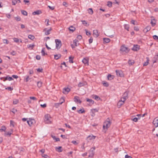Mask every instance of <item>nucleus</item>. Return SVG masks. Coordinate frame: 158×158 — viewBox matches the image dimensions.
I'll list each match as a JSON object with an SVG mask.
<instances>
[{
	"mask_svg": "<svg viewBox=\"0 0 158 158\" xmlns=\"http://www.w3.org/2000/svg\"><path fill=\"white\" fill-rule=\"evenodd\" d=\"M36 70L37 72H42L43 69L42 68H38L36 69Z\"/></svg>",
	"mask_w": 158,
	"mask_h": 158,
	"instance_id": "nucleus-51",
	"label": "nucleus"
},
{
	"mask_svg": "<svg viewBox=\"0 0 158 158\" xmlns=\"http://www.w3.org/2000/svg\"><path fill=\"white\" fill-rule=\"evenodd\" d=\"M88 13L90 15H92L93 13V11L92 8H89L88 10Z\"/></svg>",
	"mask_w": 158,
	"mask_h": 158,
	"instance_id": "nucleus-37",
	"label": "nucleus"
},
{
	"mask_svg": "<svg viewBox=\"0 0 158 158\" xmlns=\"http://www.w3.org/2000/svg\"><path fill=\"white\" fill-rule=\"evenodd\" d=\"M124 27L128 31V25L127 24H125Z\"/></svg>",
	"mask_w": 158,
	"mask_h": 158,
	"instance_id": "nucleus-59",
	"label": "nucleus"
},
{
	"mask_svg": "<svg viewBox=\"0 0 158 158\" xmlns=\"http://www.w3.org/2000/svg\"><path fill=\"white\" fill-rule=\"evenodd\" d=\"M6 129V127L5 126H2L1 129H0V131H5Z\"/></svg>",
	"mask_w": 158,
	"mask_h": 158,
	"instance_id": "nucleus-53",
	"label": "nucleus"
},
{
	"mask_svg": "<svg viewBox=\"0 0 158 158\" xmlns=\"http://www.w3.org/2000/svg\"><path fill=\"white\" fill-rule=\"evenodd\" d=\"M135 63L134 60H129V65H133Z\"/></svg>",
	"mask_w": 158,
	"mask_h": 158,
	"instance_id": "nucleus-42",
	"label": "nucleus"
},
{
	"mask_svg": "<svg viewBox=\"0 0 158 158\" xmlns=\"http://www.w3.org/2000/svg\"><path fill=\"white\" fill-rule=\"evenodd\" d=\"M13 132V130H11V132H6L5 134L4 135L5 136H6L7 135H9V136H10L12 134Z\"/></svg>",
	"mask_w": 158,
	"mask_h": 158,
	"instance_id": "nucleus-21",
	"label": "nucleus"
},
{
	"mask_svg": "<svg viewBox=\"0 0 158 158\" xmlns=\"http://www.w3.org/2000/svg\"><path fill=\"white\" fill-rule=\"evenodd\" d=\"M72 143L75 145H77L78 144V143L76 141L73 140L72 141Z\"/></svg>",
	"mask_w": 158,
	"mask_h": 158,
	"instance_id": "nucleus-61",
	"label": "nucleus"
},
{
	"mask_svg": "<svg viewBox=\"0 0 158 158\" xmlns=\"http://www.w3.org/2000/svg\"><path fill=\"white\" fill-rule=\"evenodd\" d=\"M60 102L59 103H55V105H57V106H59L60 105H61L63 102H64V98L62 97L60 99Z\"/></svg>",
	"mask_w": 158,
	"mask_h": 158,
	"instance_id": "nucleus-16",
	"label": "nucleus"
},
{
	"mask_svg": "<svg viewBox=\"0 0 158 158\" xmlns=\"http://www.w3.org/2000/svg\"><path fill=\"white\" fill-rule=\"evenodd\" d=\"M78 42L79 41L77 39H75L73 40V42L75 46H77L79 44V43H78Z\"/></svg>",
	"mask_w": 158,
	"mask_h": 158,
	"instance_id": "nucleus-22",
	"label": "nucleus"
},
{
	"mask_svg": "<svg viewBox=\"0 0 158 158\" xmlns=\"http://www.w3.org/2000/svg\"><path fill=\"white\" fill-rule=\"evenodd\" d=\"M146 59H147L146 62H145L143 64V66H146L148 65V63H149V58L148 57H147L146 58Z\"/></svg>",
	"mask_w": 158,
	"mask_h": 158,
	"instance_id": "nucleus-20",
	"label": "nucleus"
},
{
	"mask_svg": "<svg viewBox=\"0 0 158 158\" xmlns=\"http://www.w3.org/2000/svg\"><path fill=\"white\" fill-rule=\"evenodd\" d=\"M86 101L89 102L90 105H93L94 102V101L92 99L89 98L86 99Z\"/></svg>",
	"mask_w": 158,
	"mask_h": 158,
	"instance_id": "nucleus-17",
	"label": "nucleus"
},
{
	"mask_svg": "<svg viewBox=\"0 0 158 158\" xmlns=\"http://www.w3.org/2000/svg\"><path fill=\"white\" fill-rule=\"evenodd\" d=\"M55 42L56 44V48L59 49L61 45V41L58 39H56L55 40Z\"/></svg>",
	"mask_w": 158,
	"mask_h": 158,
	"instance_id": "nucleus-5",
	"label": "nucleus"
},
{
	"mask_svg": "<svg viewBox=\"0 0 158 158\" xmlns=\"http://www.w3.org/2000/svg\"><path fill=\"white\" fill-rule=\"evenodd\" d=\"M30 99H32L34 100H37L36 98L34 97H30Z\"/></svg>",
	"mask_w": 158,
	"mask_h": 158,
	"instance_id": "nucleus-63",
	"label": "nucleus"
},
{
	"mask_svg": "<svg viewBox=\"0 0 158 158\" xmlns=\"http://www.w3.org/2000/svg\"><path fill=\"white\" fill-rule=\"evenodd\" d=\"M28 38L29 39L33 40L35 38V37L32 35H30L28 36Z\"/></svg>",
	"mask_w": 158,
	"mask_h": 158,
	"instance_id": "nucleus-40",
	"label": "nucleus"
},
{
	"mask_svg": "<svg viewBox=\"0 0 158 158\" xmlns=\"http://www.w3.org/2000/svg\"><path fill=\"white\" fill-rule=\"evenodd\" d=\"M3 42L4 44H8L9 43V42L6 39H3Z\"/></svg>",
	"mask_w": 158,
	"mask_h": 158,
	"instance_id": "nucleus-47",
	"label": "nucleus"
},
{
	"mask_svg": "<svg viewBox=\"0 0 158 158\" xmlns=\"http://www.w3.org/2000/svg\"><path fill=\"white\" fill-rule=\"evenodd\" d=\"M94 98L95 100H97L100 99V98L98 96L96 95H95L94 96Z\"/></svg>",
	"mask_w": 158,
	"mask_h": 158,
	"instance_id": "nucleus-50",
	"label": "nucleus"
},
{
	"mask_svg": "<svg viewBox=\"0 0 158 158\" xmlns=\"http://www.w3.org/2000/svg\"><path fill=\"white\" fill-rule=\"evenodd\" d=\"M120 51L121 53H125L128 51V47H126L125 45H123L120 48Z\"/></svg>",
	"mask_w": 158,
	"mask_h": 158,
	"instance_id": "nucleus-4",
	"label": "nucleus"
},
{
	"mask_svg": "<svg viewBox=\"0 0 158 158\" xmlns=\"http://www.w3.org/2000/svg\"><path fill=\"white\" fill-rule=\"evenodd\" d=\"M84 85V84L83 83H81V82H80L78 84V87H82V86H83Z\"/></svg>",
	"mask_w": 158,
	"mask_h": 158,
	"instance_id": "nucleus-46",
	"label": "nucleus"
},
{
	"mask_svg": "<svg viewBox=\"0 0 158 158\" xmlns=\"http://www.w3.org/2000/svg\"><path fill=\"white\" fill-rule=\"evenodd\" d=\"M42 13V11L40 10H37L36 11H34L32 13V15H39Z\"/></svg>",
	"mask_w": 158,
	"mask_h": 158,
	"instance_id": "nucleus-12",
	"label": "nucleus"
},
{
	"mask_svg": "<svg viewBox=\"0 0 158 158\" xmlns=\"http://www.w3.org/2000/svg\"><path fill=\"white\" fill-rule=\"evenodd\" d=\"M93 40V38L92 37H91L89 39V44H91L92 43Z\"/></svg>",
	"mask_w": 158,
	"mask_h": 158,
	"instance_id": "nucleus-58",
	"label": "nucleus"
},
{
	"mask_svg": "<svg viewBox=\"0 0 158 158\" xmlns=\"http://www.w3.org/2000/svg\"><path fill=\"white\" fill-rule=\"evenodd\" d=\"M19 102V100L18 99H15L13 101V104H16Z\"/></svg>",
	"mask_w": 158,
	"mask_h": 158,
	"instance_id": "nucleus-49",
	"label": "nucleus"
},
{
	"mask_svg": "<svg viewBox=\"0 0 158 158\" xmlns=\"http://www.w3.org/2000/svg\"><path fill=\"white\" fill-rule=\"evenodd\" d=\"M146 29L147 30V31H148L150 30L151 27L150 26H147L146 27Z\"/></svg>",
	"mask_w": 158,
	"mask_h": 158,
	"instance_id": "nucleus-62",
	"label": "nucleus"
},
{
	"mask_svg": "<svg viewBox=\"0 0 158 158\" xmlns=\"http://www.w3.org/2000/svg\"><path fill=\"white\" fill-rule=\"evenodd\" d=\"M69 29L70 31H71L73 32L75 30V27H74L72 26H70L69 27Z\"/></svg>",
	"mask_w": 158,
	"mask_h": 158,
	"instance_id": "nucleus-23",
	"label": "nucleus"
},
{
	"mask_svg": "<svg viewBox=\"0 0 158 158\" xmlns=\"http://www.w3.org/2000/svg\"><path fill=\"white\" fill-rule=\"evenodd\" d=\"M12 4L13 5H15L17 2V1L16 0H12Z\"/></svg>",
	"mask_w": 158,
	"mask_h": 158,
	"instance_id": "nucleus-54",
	"label": "nucleus"
},
{
	"mask_svg": "<svg viewBox=\"0 0 158 158\" xmlns=\"http://www.w3.org/2000/svg\"><path fill=\"white\" fill-rule=\"evenodd\" d=\"M74 57H72V56H70L69 57V61L70 63H73V59Z\"/></svg>",
	"mask_w": 158,
	"mask_h": 158,
	"instance_id": "nucleus-27",
	"label": "nucleus"
},
{
	"mask_svg": "<svg viewBox=\"0 0 158 158\" xmlns=\"http://www.w3.org/2000/svg\"><path fill=\"white\" fill-rule=\"evenodd\" d=\"M27 122L29 126H31L33 123V122L31 119H29V120L27 121Z\"/></svg>",
	"mask_w": 158,
	"mask_h": 158,
	"instance_id": "nucleus-28",
	"label": "nucleus"
},
{
	"mask_svg": "<svg viewBox=\"0 0 158 158\" xmlns=\"http://www.w3.org/2000/svg\"><path fill=\"white\" fill-rule=\"evenodd\" d=\"M56 149H57L58 150V151L59 152H61L62 151V147L60 146L58 147H56Z\"/></svg>",
	"mask_w": 158,
	"mask_h": 158,
	"instance_id": "nucleus-36",
	"label": "nucleus"
},
{
	"mask_svg": "<svg viewBox=\"0 0 158 158\" xmlns=\"http://www.w3.org/2000/svg\"><path fill=\"white\" fill-rule=\"evenodd\" d=\"M70 89L68 87L64 88L63 89V93L64 94H67L70 91Z\"/></svg>",
	"mask_w": 158,
	"mask_h": 158,
	"instance_id": "nucleus-10",
	"label": "nucleus"
},
{
	"mask_svg": "<svg viewBox=\"0 0 158 158\" xmlns=\"http://www.w3.org/2000/svg\"><path fill=\"white\" fill-rule=\"evenodd\" d=\"M44 120L45 122L47 123H51V117L49 114H46L44 116Z\"/></svg>",
	"mask_w": 158,
	"mask_h": 158,
	"instance_id": "nucleus-3",
	"label": "nucleus"
},
{
	"mask_svg": "<svg viewBox=\"0 0 158 158\" xmlns=\"http://www.w3.org/2000/svg\"><path fill=\"white\" fill-rule=\"evenodd\" d=\"M7 80H8L9 81H10L13 80V79L12 77L8 76L5 77V79H3V81H5Z\"/></svg>",
	"mask_w": 158,
	"mask_h": 158,
	"instance_id": "nucleus-13",
	"label": "nucleus"
},
{
	"mask_svg": "<svg viewBox=\"0 0 158 158\" xmlns=\"http://www.w3.org/2000/svg\"><path fill=\"white\" fill-rule=\"evenodd\" d=\"M77 112L79 113L82 114V113H84L85 112V110H84V109H83V110H82V109H80V110H77Z\"/></svg>",
	"mask_w": 158,
	"mask_h": 158,
	"instance_id": "nucleus-34",
	"label": "nucleus"
},
{
	"mask_svg": "<svg viewBox=\"0 0 158 158\" xmlns=\"http://www.w3.org/2000/svg\"><path fill=\"white\" fill-rule=\"evenodd\" d=\"M153 39L155 40H158V36L156 35H153Z\"/></svg>",
	"mask_w": 158,
	"mask_h": 158,
	"instance_id": "nucleus-55",
	"label": "nucleus"
},
{
	"mask_svg": "<svg viewBox=\"0 0 158 158\" xmlns=\"http://www.w3.org/2000/svg\"><path fill=\"white\" fill-rule=\"evenodd\" d=\"M126 97H123L121 98V100L118 102L117 103V106L118 108H120L123 104L124 102L126 100Z\"/></svg>",
	"mask_w": 158,
	"mask_h": 158,
	"instance_id": "nucleus-2",
	"label": "nucleus"
},
{
	"mask_svg": "<svg viewBox=\"0 0 158 158\" xmlns=\"http://www.w3.org/2000/svg\"><path fill=\"white\" fill-rule=\"evenodd\" d=\"M77 38L79 40H81L82 38V37L81 35H78L77 36Z\"/></svg>",
	"mask_w": 158,
	"mask_h": 158,
	"instance_id": "nucleus-64",
	"label": "nucleus"
},
{
	"mask_svg": "<svg viewBox=\"0 0 158 158\" xmlns=\"http://www.w3.org/2000/svg\"><path fill=\"white\" fill-rule=\"evenodd\" d=\"M42 82L40 81H38L37 82V84L38 87L39 88L40 87L42 86Z\"/></svg>",
	"mask_w": 158,
	"mask_h": 158,
	"instance_id": "nucleus-38",
	"label": "nucleus"
},
{
	"mask_svg": "<svg viewBox=\"0 0 158 158\" xmlns=\"http://www.w3.org/2000/svg\"><path fill=\"white\" fill-rule=\"evenodd\" d=\"M10 126H12L13 127H14L15 126V122L12 120H10Z\"/></svg>",
	"mask_w": 158,
	"mask_h": 158,
	"instance_id": "nucleus-43",
	"label": "nucleus"
},
{
	"mask_svg": "<svg viewBox=\"0 0 158 158\" xmlns=\"http://www.w3.org/2000/svg\"><path fill=\"white\" fill-rule=\"evenodd\" d=\"M131 49L135 51H137L139 49V46L137 45H134Z\"/></svg>",
	"mask_w": 158,
	"mask_h": 158,
	"instance_id": "nucleus-11",
	"label": "nucleus"
},
{
	"mask_svg": "<svg viewBox=\"0 0 158 158\" xmlns=\"http://www.w3.org/2000/svg\"><path fill=\"white\" fill-rule=\"evenodd\" d=\"M74 101L76 102H78L81 103V101L79 99V97L77 96H75L74 98Z\"/></svg>",
	"mask_w": 158,
	"mask_h": 158,
	"instance_id": "nucleus-14",
	"label": "nucleus"
},
{
	"mask_svg": "<svg viewBox=\"0 0 158 158\" xmlns=\"http://www.w3.org/2000/svg\"><path fill=\"white\" fill-rule=\"evenodd\" d=\"M103 41L106 43H108L110 42V40L108 38H105L103 39Z\"/></svg>",
	"mask_w": 158,
	"mask_h": 158,
	"instance_id": "nucleus-30",
	"label": "nucleus"
},
{
	"mask_svg": "<svg viewBox=\"0 0 158 158\" xmlns=\"http://www.w3.org/2000/svg\"><path fill=\"white\" fill-rule=\"evenodd\" d=\"M155 22L156 21L154 19L151 20V23L152 26H154L156 24Z\"/></svg>",
	"mask_w": 158,
	"mask_h": 158,
	"instance_id": "nucleus-33",
	"label": "nucleus"
},
{
	"mask_svg": "<svg viewBox=\"0 0 158 158\" xmlns=\"http://www.w3.org/2000/svg\"><path fill=\"white\" fill-rule=\"evenodd\" d=\"M13 40L16 43H18L19 42V40L17 38H14L13 39Z\"/></svg>",
	"mask_w": 158,
	"mask_h": 158,
	"instance_id": "nucleus-45",
	"label": "nucleus"
},
{
	"mask_svg": "<svg viewBox=\"0 0 158 158\" xmlns=\"http://www.w3.org/2000/svg\"><path fill=\"white\" fill-rule=\"evenodd\" d=\"M15 19L17 21H19L21 20L19 16H17L15 18Z\"/></svg>",
	"mask_w": 158,
	"mask_h": 158,
	"instance_id": "nucleus-56",
	"label": "nucleus"
},
{
	"mask_svg": "<svg viewBox=\"0 0 158 158\" xmlns=\"http://www.w3.org/2000/svg\"><path fill=\"white\" fill-rule=\"evenodd\" d=\"M49 20L48 19H46L45 20V23H46V25L47 26H48L49 25V24L48 23Z\"/></svg>",
	"mask_w": 158,
	"mask_h": 158,
	"instance_id": "nucleus-57",
	"label": "nucleus"
},
{
	"mask_svg": "<svg viewBox=\"0 0 158 158\" xmlns=\"http://www.w3.org/2000/svg\"><path fill=\"white\" fill-rule=\"evenodd\" d=\"M96 136L92 135H89L87 137V139H89L90 140H92V139H94L95 138Z\"/></svg>",
	"mask_w": 158,
	"mask_h": 158,
	"instance_id": "nucleus-19",
	"label": "nucleus"
},
{
	"mask_svg": "<svg viewBox=\"0 0 158 158\" xmlns=\"http://www.w3.org/2000/svg\"><path fill=\"white\" fill-rule=\"evenodd\" d=\"M103 85L104 86L106 87L108 86H109L108 83L106 82H104L103 83Z\"/></svg>",
	"mask_w": 158,
	"mask_h": 158,
	"instance_id": "nucleus-48",
	"label": "nucleus"
},
{
	"mask_svg": "<svg viewBox=\"0 0 158 158\" xmlns=\"http://www.w3.org/2000/svg\"><path fill=\"white\" fill-rule=\"evenodd\" d=\"M44 50L45 48H43L41 50V53H42V55L43 56H44V55H47V54L46 53H45Z\"/></svg>",
	"mask_w": 158,
	"mask_h": 158,
	"instance_id": "nucleus-31",
	"label": "nucleus"
},
{
	"mask_svg": "<svg viewBox=\"0 0 158 158\" xmlns=\"http://www.w3.org/2000/svg\"><path fill=\"white\" fill-rule=\"evenodd\" d=\"M81 22H82V24L85 26H87L89 25V24H88V23L85 20L81 21Z\"/></svg>",
	"mask_w": 158,
	"mask_h": 158,
	"instance_id": "nucleus-29",
	"label": "nucleus"
},
{
	"mask_svg": "<svg viewBox=\"0 0 158 158\" xmlns=\"http://www.w3.org/2000/svg\"><path fill=\"white\" fill-rule=\"evenodd\" d=\"M52 137L53 138V139L56 140V142L59 141L60 139L59 138H56V136L52 135Z\"/></svg>",
	"mask_w": 158,
	"mask_h": 158,
	"instance_id": "nucleus-35",
	"label": "nucleus"
},
{
	"mask_svg": "<svg viewBox=\"0 0 158 158\" xmlns=\"http://www.w3.org/2000/svg\"><path fill=\"white\" fill-rule=\"evenodd\" d=\"M93 34L94 36L96 38L98 37L99 35L98 31L97 30H93Z\"/></svg>",
	"mask_w": 158,
	"mask_h": 158,
	"instance_id": "nucleus-6",
	"label": "nucleus"
},
{
	"mask_svg": "<svg viewBox=\"0 0 158 158\" xmlns=\"http://www.w3.org/2000/svg\"><path fill=\"white\" fill-rule=\"evenodd\" d=\"M134 117H134L132 116V118H131V119L132 121H134L135 122H137L138 119H139V118H137V117Z\"/></svg>",
	"mask_w": 158,
	"mask_h": 158,
	"instance_id": "nucleus-18",
	"label": "nucleus"
},
{
	"mask_svg": "<svg viewBox=\"0 0 158 158\" xmlns=\"http://www.w3.org/2000/svg\"><path fill=\"white\" fill-rule=\"evenodd\" d=\"M5 89L10 91H11L13 90V88H11V87H8L7 88H6Z\"/></svg>",
	"mask_w": 158,
	"mask_h": 158,
	"instance_id": "nucleus-52",
	"label": "nucleus"
},
{
	"mask_svg": "<svg viewBox=\"0 0 158 158\" xmlns=\"http://www.w3.org/2000/svg\"><path fill=\"white\" fill-rule=\"evenodd\" d=\"M112 3L110 1H108L107 2V6L109 7H111L112 6Z\"/></svg>",
	"mask_w": 158,
	"mask_h": 158,
	"instance_id": "nucleus-44",
	"label": "nucleus"
},
{
	"mask_svg": "<svg viewBox=\"0 0 158 158\" xmlns=\"http://www.w3.org/2000/svg\"><path fill=\"white\" fill-rule=\"evenodd\" d=\"M61 57V55L60 54L56 55L54 56V58L56 60L58 59Z\"/></svg>",
	"mask_w": 158,
	"mask_h": 158,
	"instance_id": "nucleus-32",
	"label": "nucleus"
},
{
	"mask_svg": "<svg viewBox=\"0 0 158 158\" xmlns=\"http://www.w3.org/2000/svg\"><path fill=\"white\" fill-rule=\"evenodd\" d=\"M35 46L34 45L30 44L27 45V47L28 48H31V49H32V48Z\"/></svg>",
	"mask_w": 158,
	"mask_h": 158,
	"instance_id": "nucleus-41",
	"label": "nucleus"
},
{
	"mask_svg": "<svg viewBox=\"0 0 158 158\" xmlns=\"http://www.w3.org/2000/svg\"><path fill=\"white\" fill-rule=\"evenodd\" d=\"M111 123L110 119L109 118H107L106 120L103 123V128L104 129L107 130L110 126Z\"/></svg>",
	"mask_w": 158,
	"mask_h": 158,
	"instance_id": "nucleus-1",
	"label": "nucleus"
},
{
	"mask_svg": "<svg viewBox=\"0 0 158 158\" xmlns=\"http://www.w3.org/2000/svg\"><path fill=\"white\" fill-rule=\"evenodd\" d=\"M153 124L156 127L158 126V118H155L153 122Z\"/></svg>",
	"mask_w": 158,
	"mask_h": 158,
	"instance_id": "nucleus-7",
	"label": "nucleus"
},
{
	"mask_svg": "<svg viewBox=\"0 0 158 158\" xmlns=\"http://www.w3.org/2000/svg\"><path fill=\"white\" fill-rule=\"evenodd\" d=\"M21 13L23 15L26 16L27 15V12L25 10H22L21 11Z\"/></svg>",
	"mask_w": 158,
	"mask_h": 158,
	"instance_id": "nucleus-39",
	"label": "nucleus"
},
{
	"mask_svg": "<svg viewBox=\"0 0 158 158\" xmlns=\"http://www.w3.org/2000/svg\"><path fill=\"white\" fill-rule=\"evenodd\" d=\"M85 31L86 32V35H91V33L90 32H88L87 30H85Z\"/></svg>",
	"mask_w": 158,
	"mask_h": 158,
	"instance_id": "nucleus-60",
	"label": "nucleus"
},
{
	"mask_svg": "<svg viewBox=\"0 0 158 158\" xmlns=\"http://www.w3.org/2000/svg\"><path fill=\"white\" fill-rule=\"evenodd\" d=\"M52 29L50 28L49 29L47 30V28H45L44 30V31H45V34L46 35H48L50 34V32L52 31Z\"/></svg>",
	"mask_w": 158,
	"mask_h": 158,
	"instance_id": "nucleus-8",
	"label": "nucleus"
},
{
	"mask_svg": "<svg viewBox=\"0 0 158 158\" xmlns=\"http://www.w3.org/2000/svg\"><path fill=\"white\" fill-rule=\"evenodd\" d=\"M114 77V76L111 75V74H109L107 76V78L108 80H111L113 79Z\"/></svg>",
	"mask_w": 158,
	"mask_h": 158,
	"instance_id": "nucleus-24",
	"label": "nucleus"
},
{
	"mask_svg": "<svg viewBox=\"0 0 158 158\" xmlns=\"http://www.w3.org/2000/svg\"><path fill=\"white\" fill-rule=\"evenodd\" d=\"M82 62L86 65H88L89 60L87 59L84 58L82 60Z\"/></svg>",
	"mask_w": 158,
	"mask_h": 158,
	"instance_id": "nucleus-15",
	"label": "nucleus"
},
{
	"mask_svg": "<svg viewBox=\"0 0 158 158\" xmlns=\"http://www.w3.org/2000/svg\"><path fill=\"white\" fill-rule=\"evenodd\" d=\"M94 155V152L93 150L89 152V157H93Z\"/></svg>",
	"mask_w": 158,
	"mask_h": 158,
	"instance_id": "nucleus-26",
	"label": "nucleus"
},
{
	"mask_svg": "<svg viewBox=\"0 0 158 158\" xmlns=\"http://www.w3.org/2000/svg\"><path fill=\"white\" fill-rule=\"evenodd\" d=\"M130 23L131 24H132L134 25L137 24V22L135 20H134L133 19H132L131 20Z\"/></svg>",
	"mask_w": 158,
	"mask_h": 158,
	"instance_id": "nucleus-25",
	"label": "nucleus"
},
{
	"mask_svg": "<svg viewBox=\"0 0 158 158\" xmlns=\"http://www.w3.org/2000/svg\"><path fill=\"white\" fill-rule=\"evenodd\" d=\"M116 72L117 76L120 77H122L123 76V72L121 70H116Z\"/></svg>",
	"mask_w": 158,
	"mask_h": 158,
	"instance_id": "nucleus-9",
	"label": "nucleus"
}]
</instances>
